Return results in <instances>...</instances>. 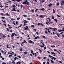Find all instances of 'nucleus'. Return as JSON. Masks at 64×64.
<instances>
[{"label": "nucleus", "mask_w": 64, "mask_h": 64, "mask_svg": "<svg viewBox=\"0 0 64 64\" xmlns=\"http://www.w3.org/2000/svg\"><path fill=\"white\" fill-rule=\"evenodd\" d=\"M25 2H22L23 4H25V5H29V2H27V0H26Z\"/></svg>", "instance_id": "1"}, {"label": "nucleus", "mask_w": 64, "mask_h": 64, "mask_svg": "<svg viewBox=\"0 0 64 64\" xmlns=\"http://www.w3.org/2000/svg\"><path fill=\"white\" fill-rule=\"evenodd\" d=\"M12 11H16V10H15V8H13V9L12 10Z\"/></svg>", "instance_id": "2"}, {"label": "nucleus", "mask_w": 64, "mask_h": 64, "mask_svg": "<svg viewBox=\"0 0 64 64\" xmlns=\"http://www.w3.org/2000/svg\"><path fill=\"white\" fill-rule=\"evenodd\" d=\"M14 34H15V33H12V34L11 37H13L14 36Z\"/></svg>", "instance_id": "3"}, {"label": "nucleus", "mask_w": 64, "mask_h": 64, "mask_svg": "<svg viewBox=\"0 0 64 64\" xmlns=\"http://www.w3.org/2000/svg\"><path fill=\"white\" fill-rule=\"evenodd\" d=\"M41 43H42V44L43 45L44 47V46H45V44H44L42 42V40H41Z\"/></svg>", "instance_id": "4"}, {"label": "nucleus", "mask_w": 64, "mask_h": 64, "mask_svg": "<svg viewBox=\"0 0 64 64\" xmlns=\"http://www.w3.org/2000/svg\"><path fill=\"white\" fill-rule=\"evenodd\" d=\"M40 10H42V11H44L45 10V9L44 8H42L40 9Z\"/></svg>", "instance_id": "5"}, {"label": "nucleus", "mask_w": 64, "mask_h": 64, "mask_svg": "<svg viewBox=\"0 0 64 64\" xmlns=\"http://www.w3.org/2000/svg\"><path fill=\"white\" fill-rule=\"evenodd\" d=\"M40 38V37L39 36H38L36 37H35L34 39H37V38Z\"/></svg>", "instance_id": "6"}, {"label": "nucleus", "mask_w": 64, "mask_h": 64, "mask_svg": "<svg viewBox=\"0 0 64 64\" xmlns=\"http://www.w3.org/2000/svg\"><path fill=\"white\" fill-rule=\"evenodd\" d=\"M49 7H51V6L52 5V4H50L49 5H48Z\"/></svg>", "instance_id": "7"}, {"label": "nucleus", "mask_w": 64, "mask_h": 64, "mask_svg": "<svg viewBox=\"0 0 64 64\" xmlns=\"http://www.w3.org/2000/svg\"><path fill=\"white\" fill-rule=\"evenodd\" d=\"M50 61H51V63H52V64H54V61L53 60H50Z\"/></svg>", "instance_id": "8"}, {"label": "nucleus", "mask_w": 64, "mask_h": 64, "mask_svg": "<svg viewBox=\"0 0 64 64\" xmlns=\"http://www.w3.org/2000/svg\"><path fill=\"white\" fill-rule=\"evenodd\" d=\"M23 20L25 22H26V23H28V21H26V20Z\"/></svg>", "instance_id": "9"}, {"label": "nucleus", "mask_w": 64, "mask_h": 64, "mask_svg": "<svg viewBox=\"0 0 64 64\" xmlns=\"http://www.w3.org/2000/svg\"><path fill=\"white\" fill-rule=\"evenodd\" d=\"M51 54H54V55H56V54L54 52H51Z\"/></svg>", "instance_id": "10"}, {"label": "nucleus", "mask_w": 64, "mask_h": 64, "mask_svg": "<svg viewBox=\"0 0 64 64\" xmlns=\"http://www.w3.org/2000/svg\"><path fill=\"white\" fill-rule=\"evenodd\" d=\"M22 26V24H21L20 26H18V28H19V27H21Z\"/></svg>", "instance_id": "11"}, {"label": "nucleus", "mask_w": 64, "mask_h": 64, "mask_svg": "<svg viewBox=\"0 0 64 64\" xmlns=\"http://www.w3.org/2000/svg\"><path fill=\"white\" fill-rule=\"evenodd\" d=\"M54 21H56V22H57V20L56 19H54Z\"/></svg>", "instance_id": "12"}, {"label": "nucleus", "mask_w": 64, "mask_h": 64, "mask_svg": "<svg viewBox=\"0 0 64 64\" xmlns=\"http://www.w3.org/2000/svg\"><path fill=\"white\" fill-rule=\"evenodd\" d=\"M12 7H14V8H15V4H14L13 6L12 5Z\"/></svg>", "instance_id": "13"}, {"label": "nucleus", "mask_w": 64, "mask_h": 64, "mask_svg": "<svg viewBox=\"0 0 64 64\" xmlns=\"http://www.w3.org/2000/svg\"><path fill=\"white\" fill-rule=\"evenodd\" d=\"M6 15L7 16H10V15L8 14V13H7L6 14Z\"/></svg>", "instance_id": "14"}, {"label": "nucleus", "mask_w": 64, "mask_h": 64, "mask_svg": "<svg viewBox=\"0 0 64 64\" xmlns=\"http://www.w3.org/2000/svg\"><path fill=\"white\" fill-rule=\"evenodd\" d=\"M22 50H23L22 48H21L20 49V51H21V52H22Z\"/></svg>", "instance_id": "15"}, {"label": "nucleus", "mask_w": 64, "mask_h": 64, "mask_svg": "<svg viewBox=\"0 0 64 64\" xmlns=\"http://www.w3.org/2000/svg\"><path fill=\"white\" fill-rule=\"evenodd\" d=\"M29 43H32V41L31 40H30V41H29Z\"/></svg>", "instance_id": "16"}, {"label": "nucleus", "mask_w": 64, "mask_h": 64, "mask_svg": "<svg viewBox=\"0 0 64 64\" xmlns=\"http://www.w3.org/2000/svg\"><path fill=\"white\" fill-rule=\"evenodd\" d=\"M30 52H31V53L32 54V53H33V51L32 50H30Z\"/></svg>", "instance_id": "17"}, {"label": "nucleus", "mask_w": 64, "mask_h": 64, "mask_svg": "<svg viewBox=\"0 0 64 64\" xmlns=\"http://www.w3.org/2000/svg\"><path fill=\"white\" fill-rule=\"evenodd\" d=\"M6 46L8 48H11V47H9V48L8 47V45H7Z\"/></svg>", "instance_id": "18"}, {"label": "nucleus", "mask_w": 64, "mask_h": 64, "mask_svg": "<svg viewBox=\"0 0 64 64\" xmlns=\"http://www.w3.org/2000/svg\"><path fill=\"white\" fill-rule=\"evenodd\" d=\"M42 37H43V38H46V37H45V36H42Z\"/></svg>", "instance_id": "19"}, {"label": "nucleus", "mask_w": 64, "mask_h": 64, "mask_svg": "<svg viewBox=\"0 0 64 64\" xmlns=\"http://www.w3.org/2000/svg\"><path fill=\"white\" fill-rule=\"evenodd\" d=\"M52 19H54V16L53 15L52 16Z\"/></svg>", "instance_id": "20"}, {"label": "nucleus", "mask_w": 64, "mask_h": 64, "mask_svg": "<svg viewBox=\"0 0 64 64\" xmlns=\"http://www.w3.org/2000/svg\"><path fill=\"white\" fill-rule=\"evenodd\" d=\"M2 21L3 22H4V23H6V21H5V20L4 21L3 20H2Z\"/></svg>", "instance_id": "21"}, {"label": "nucleus", "mask_w": 64, "mask_h": 64, "mask_svg": "<svg viewBox=\"0 0 64 64\" xmlns=\"http://www.w3.org/2000/svg\"><path fill=\"white\" fill-rule=\"evenodd\" d=\"M53 13H54H54H55V10H54V9H53Z\"/></svg>", "instance_id": "22"}, {"label": "nucleus", "mask_w": 64, "mask_h": 64, "mask_svg": "<svg viewBox=\"0 0 64 64\" xmlns=\"http://www.w3.org/2000/svg\"><path fill=\"white\" fill-rule=\"evenodd\" d=\"M27 52H24V54H26H26H27Z\"/></svg>", "instance_id": "23"}, {"label": "nucleus", "mask_w": 64, "mask_h": 64, "mask_svg": "<svg viewBox=\"0 0 64 64\" xmlns=\"http://www.w3.org/2000/svg\"><path fill=\"white\" fill-rule=\"evenodd\" d=\"M48 19L49 20V22H50V18H48Z\"/></svg>", "instance_id": "24"}, {"label": "nucleus", "mask_w": 64, "mask_h": 64, "mask_svg": "<svg viewBox=\"0 0 64 64\" xmlns=\"http://www.w3.org/2000/svg\"><path fill=\"white\" fill-rule=\"evenodd\" d=\"M40 18H43V16H42V15H40Z\"/></svg>", "instance_id": "25"}, {"label": "nucleus", "mask_w": 64, "mask_h": 64, "mask_svg": "<svg viewBox=\"0 0 64 64\" xmlns=\"http://www.w3.org/2000/svg\"><path fill=\"white\" fill-rule=\"evenodd\" d=\"M59 5V3L58 2L57 3V4L56 5V6H58Z\"/></svg>", "instance_id": "26"}, {"label": "nucleus", "mask_w": 64, "mask_h": 64, "mask_svg": "<svg viewBox=\"0 0 64 64\" xmlns=\"http://www.w3.org/2000/svg\"><path fill=\"white\" fill-rule=\"evenodd\" d=\"M53 58L54 59V60H55V59H57V58H54V57Z\"/></svg>", "instance_id": "27"}, {"label": "nucleus", "mask_w": 64, "mask_h": 64, "mask_svg": "<svg viewBox=\"0 0 64 64\" xmlns=\"http://www.w3.org/2000/svg\"><path fill=\"white\" fill-rule=\"evenodd\" d=\"M38 10V8H36V10L35 11V12H37V11Z\"/></svg>", "instance_id": "28"}, {"label": "nucleus", "mask_w": 64, "mask_h": 64, "mask_svg": "<svg viewBox=\"0 0 64 64\" xmlns=\"http://www.w3.org/2000/svg\"><path fill=\"white\" fill-rule=\"evenodd\" d=\"M56 35H57V36H58V37H60V36H59V35L58 34H57Z\"/></svg>", "instance_id": "29"}, {"label": "nucleus", "mask_w": 64, "mask_h": 64, "mask_svg": "<svg viewBox=\"0 0 64 64\" xmlns=\"http://www.w3.org/2000/svg\"><path fill=\"white\" fill-rule=\"evenodd\" d=\"M62 31L64 32V26L63 27V28L62 29Z\"/></svg>", "instance_id": "30"}, {"label": "nucleus", "mask_w": 64, "mask_h": 64, "mask_svg": "<svg viewBox=\"0 0 64 64\" xmlns=\"http://www.w3.org/2000/svg\"><path fill=\"white\" fill-rule=\"evenodd\" d=\"M31 26L32 27H33V28H34V25H32Z\"/></svg>", "instance_id": "31"}, {"label": "nucleus", "mask_w": 64, "mask_h": 64, "mask_svg": "<svg viewBox=\"0 0 64 64\" xmlns=\"http://www.w3.org/2000/svg\"><path fill=\"white\" fill-rule=\"evenodd\" d=\"M40 52V53H41L42 52V51L40 49H39Z\"/></svg>", "instance_id": "32"}, {"label": "nucleus", "mask_w": 64, "mask_h": 64, "mask_svg": "<svg viewBox=\"0 0 64 64\" xmlns=\"http://www.w3.org/2000/svg\"><path fill=\"white\" fill-rule=\"evenodd\" d=\"M58 62H59V63H62V62H61V61H60Z\"/></svg>", "instance_id": "33"}, {"label": "nucleus", "mask_w": 64, "mask_h": 64, "mask_svg": "<svg viewBox=\"0 0 64 64\" xmlns=\"http://www.w3.org/2000/svg\"><path fill=\"white\" fill-rule=\"evenodd\" d=\"M23 42H24V43H25L26 42V43H27V42H26V40H24Z\"/></svg>", "instance_id": "34"}, {"label": "nucleus", "mask_w": 64, "mask_h": 64, "mask_svg": "<svg viewBox=\"0 0 64 64\" xmlns=\"http://www.w3.org/2000/svg\"><path fill=\"white\" fill-rule=\"evenodd\" d=\"M8 2L9 3H12V2H11V1L10 0H8Z\"/></svg>", "instance_id": "35"}, {"label": "nucleus", "mask_w": 64, "mask_h": 64, "mask_svg": "<svg viewBox=\"0 0 64 64\" xmlns=\"http://www.w3.org/2000/svg\"><path fill=\"white\" fill-rule=\"evenodd\" d=\"M24 30H27V28H26L25 27H24Z\"/></svg>", "instance_id": "36"}, {"label": "nucleus", "mask_w": 64, "mask_h": 64, "mask_svg": "<svg viewBox=\"0 0 64 64\" xmlns=\"http://www.w3.org/2000/svg\"><path fill=\"white\" fill-rule=\"evenodd\" d=\"M55 46H51V47H55Z\"/></svg>", "instance_id": "37"}, {"label": "nucleus", "mask_w": 64, "mask_h": 64, "mask_svg": "<svg viewBox=\"0 0 64 64\" xmlns=\"http://www.w3.org/2000/svg\"><path fill=\"white\" fill-rule=\"evenodd\" d=\"M40 25L42 26H44L42 24V23H40Z\"/></svg>", "instance_id": "38"}, {"label": "nucleus", "mask_w": 64, "mask_h": 64, "mask_svg": "<svg viewBox=\"0 0 64 64\" xmlns=\"http://www.w3.org/2000/svg\"><path fill=\"white\" fill-rule=\"evenodd\" d=\"M40 25V23H38V26H39V25Z\"/></svg>", "instance_id": "39"}, {"label": "nucleus", "mask_w": 64, "mask_h": 64, "mask_svg": "<svg viewBox=\"0 0 64 64\" xmlns=\"http://www.w3.org/2000/svg\"><path fill=\"white\" fill-rule=\"evenodd\" d=\"M2 19H4L5 17L3 16L2 17Z\"/></svg>", "instance_id": "40"}, {"label": "nucleus", "mask_w": 64, "mask_h": 64, "mask_svg": "<svg viewBox=\"0 0 64 64\" xmlns=\"http://www.w3.org/2000/svg\"><path fill=\"white\" fill-rule=\"evenodd\" d=\"M23 16H24V17H27V15H24Z\"/></svg>", "instance_id": "41"}, {"label": "nucleus", "mask_w": 64, "mask_h": 64, "mask_svg": "<svg viewBox=\"0 0 64 64\" xmlns=\"http://www.w3.org/2000/svg\"><path fill=\"white\" fill-rule=\"evenodd\" d=\"M3 37L4 38H5V37H6V36L4 35L3 36Z\"/></svg>", "instance_id": "42"}, {"label": "nucleus", "mask_w": 64, "mask_h": 64, "mask_svg": "<svg viewBox=\"0 0 64 64\" xmlns=\"http://www.w3.org/2000/svg\"><path fill=\"white\" fill-rule=\"evenodd\" d=\"M59 25H60V26H62V25H64V24H59Z\"/></svg>", "instance_id": "43"}, {"label": "nucleus", "mask_w": 64, "mask_h": 64, "mask_svg": "<svg viewBox=\"0 0 64 64\" xmlns=\"http://www.w3.org/2000/svg\"><path fill=\"white\" fill-rule=\"evenodd\" d=\"M45 33L46 34H48V32L47 31H45Z\"/></svg>", "instance_id": "44"}, {"label": "nucleus", "mask_w": 64, "mask_h": 64, "mask_svg": "<svg viewBox=\"0 0 64 64\" xmlns=\"http://www.w3.org/2000/svg\"><path fill=\"white\" fill-rule=\"evenodd\" d=\"M38 59H40V58H41V57H40L39 56H38Z\"/></svg>", "instance_id": "45"}, {"label": "nucleus", "mask_w": 64, "mask_h": 64, "mask_svg": "<svg viewBox=\"0 0 64 64\" xmlns=\"http://www.w3.org/2000/svg\"><path fill=\"white\" fill-rule=\"evenodd\" d=\"M17 20H19V19H20V18H17Z\"/></svg>", "instance_id": "46"}, {"label": "nucleus", "mask_w": 64, "mask_h": 64, "mask_svg": "<svg viewBox=\"0 0 64 64\" xmlns=\"http://www.w3.org/2000/svg\"><path fill=\"white\" fill-rule=\"evenodd\" d=\"M62 2L63 3V4H64V0H62Z\"/></svg>", "instance_id": "47"}, {"label": "nucleus", "mask_w": 64, "mask_h": 64, "mask_svg": "<svg viewBox=\"0 0 64 64\" xmlns=\"http://www.w3.org/2000/svg\"><path fill=\"white\" fill-rule=\"evenodd\" d=\"M20 1H21V0H18L17 2H20Z\"/></svg>", "instance_id": "48"}, {"label": "nucleus", "mask_w": 64, "mask_h": 64, "mask_svg": "<svg viewBox=\"0 0 64 64\" xmlns=\"http://www.w3.org/2000/svg\"><path fill=\"white\" fill-rule=\"evenodd\" d=\"M16 25H18V22H16Z\"/></svg>", "instance_id": "49"}, {"label": "nucleus", "mask_w": 64, "mask_h": 64, "mask_svg": "<svg viewBox=\"0 0 64 64\" xmlns=\"http://www.w3.org/2000/svg\"><path fill=\"white\" fill-rule=\"evenodd\" d=\"M21 7L22 8H22H23V5H21Z\"/></svg>", "instance_id": "50"}, {"label": "nucleus", "mask_w": 64, "mask_h": 64, "mask_svg": "<svg viewBox=\"0 0 64 64\" xmlns=\"http://www.w3.org/2000/svg\"><path fill=\"white\" fill-rule=\"evenodd\" d=\"M32 12H34V9H32Z\"/></svg>", "instance_id": "51"}, {"label": "nucleus", "mask_w": 64, "mask_h": 64, "mask_svg": "<svg viewBox=\"0 0 64 64\" xmlns=\"http://www.w3.org/2000/svg\"><path fill=\"white\" fill-rule=\"evenodd\" d=\"M2 64H6V63L4 62H3L2 63Z\"/></svg>", "instance_id": "52"}, {"label": "nucleus", "mask_w": 64, "mask_h": 64, "mask_svg": "<svg viewBox=\"0 0 64 64\" xmlns=\"http://www.w3.org/2000/svg\"><path fill=\"white\" fill-rule=\"evenodd\" d=\"M54 51H57V50H56V49H54Z\"/></svg>", "instance_id": "53"}, {"label": "nucleus", "mask_w": 64, "mask_h": 64, "mask_svg": "<svg viewBox=\"0 0 64 64\" xmlns=\"http://www.w3.org/2000/svg\"><path fill=\"white\" fill-rule=\"evenodd\" d=\"M60 4L62 6V5H63V4L62 2H61Z\"/></svg>", "instance_id": "54"}, {"label": "nucleus", "mask_w": 64, "mask_h": 64, "mask_svg": "<svg viewBox=\"0 0 64 64\" xmlns=\"http://www.w3.org/2000/svg\"><path fill=\"white\" fill-rule=\"evenodd\" d=\"M14 56H16V57L17 56V55H16V54H15Z\"/></svg>", "instance_id": "55"}, {"label": "nucleus", "mask_w": 64, "mask_h": 64, "mask_svg": "<svg viewBox=\"0 0 64 64\" xmlns=\"http://www.w3.org/2000/svg\"><path fill=\"white\" fill-rule=\"evenodd\" d=\"M18 63L19 64H20V63H21V62H18Z\"/></svg>", "instance_id": "56"}, {"label": "nucleus", "mask_w": 64, "mask_h": 64, "mask_svg": "<svg viewBox=\"0 0 64 64\" xmlns=\"http://www.w3.org/2000/svg\"><path fill=\"white\" fill-rule=\"evenodd\" d=\"M50 23H52V24H53V22H51V21H50Z\"/></svg>", "instance_id": "57"}, {"label": "nucleus", "mask_w": 64, "mask_h": 64, "mask_svg": "<svg viewBox=\"0 0 64 64\" xmlns=\"http://www.w3.org/2000/svg\"><path fill=\"white\" fill-rule=\"evenodd\" d=\"M4 4L6 5H7V6H8V4Z\"/></svg>", "instance_id": "58"}, {"label": "nucleus", "mask_w": 64, "mask_h": 64, "mask_svg": "<svg viewBox=\"0 0 64 64\" xmlns=\"http://www.w3.org/2000/svg\"><path fill=\"white\" fill-rule=\"evenodd\" d=\"M57 16H58V17H60V16H59V15H58V14L57 15Z\"/></svg>", "instance_id": "59"}, {"label": "nucleus", "mask_w": 64, "mask_h": 64, "mask_svg": "<svg viewBox=\"0 0 64 64\" xmlns=\"http://www.w3.org/2000/svg\"><path fill=\"white\" fill-rule=\"evenodd\" d=\"M47 64H49V62H47Z\"/></svg>", "instance_id": "60"}, {"label": "nucleus", "mask_w": 64, "mask_h": 64, "mask_svg": "<svg viewBox=\"0 0 64 64\" xmlns=\"http://www.w3.org/2000/svg\"><path fill=\"white\" fill-rule=\"evenodd\" d=\"M47 52H48V53H50V52L49 51H47Z\"/></svg>", "instance_id": "61"}, {"label": "nucleus", "mask_w": 64, "mask_h": 64, "mask_svg": "<svg viewBox=\"0 0 64 64\" xmlns=\"http://www.w3.org/2000/svg\"><path fill=\"white\" fill-rule=\"evenodd\" d=\"M6 29L7 30V31H9V29L8 28H6Z\"/></svg>", "instance_id": "62"}, {"label": "nucleus", "mask_w": 64, "mask_h": 64, "mask_svg": "<svg viewBox=\"0 0 64 64\" xmlns=\"http://www.w3.org/2000/svg\"><path fill=\"white\" fill-rule=\"evenodd\" d=\"M50 2H52V0H50Z\"/></svg>", "instance_id": "63"}, {"label": "nucleus", "mask_w": 64, "mask_h": 64, "mask_svg": "<svg viewBox=\"0 0 64 64\" xmlns=\"http://www.w3.org/2000/svg\"><path fill=\"white\" fill-rule=\"evenodd\" d=\"M62 37H64V35H63V34H62Z\"/></svg>", "instance_id": "64"}]
</instances>
